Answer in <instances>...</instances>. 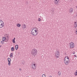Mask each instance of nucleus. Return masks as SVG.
Instances as JSON below:
<instances>
[{
	"label": "nucleus",
	"instance_id": "f257e3e1",
	"mask_svg": "<svg viewBox=\"0 0 77 77\" xmlns=\"http://www.w3.org/2000/svg\"><path fill=\"white\" fill-rule=\"evenodd\" d=\"M38 29L33 28L31 31V33L32 35L34 36H36V35H37L38 34Z\"/></svg>",
	"mask_w": 77,
	"mask_h": 77
},
{
	"label": "nucleus",
	"instance_id": "f03ea898",
	"mask_svg": "<svg viewBox=\"0 0 77 77\" xmlns=\"http://www.w3.org/2000/svg\"><path fill=\"white\" fill-rule=\"evenodd\" d=\"M38 53V50L36 49H32L31 52V54L32 56H34V57H35V56Z\"/></svg>",
	"mask_w": 77,
	"mask_h": 77
},
{
	"label": "nucleus",
	"instance_id": "7ed1b4c3",
	"mask_svg": "<svg viewBox=\"0 0 77 77\" xmlns=\"http://www.w3.org/2000/svg\"><path fill=\"white\" fill-rule=\"evenodd\" d=\"M66 57H66L65 58L64 60V61L65 64L66 65H68L69 63V60H67Z\"/></svg>",
	"mask_w": 77,
	"mask_h": 77
},
{
	"label": "nucleus",
	"instance_id": "20e7f679",
	"mask_svg": "<svg viewBox=\"0 0 77 77\" xmlns=\"http://www.w3.org/2000/svg\"><path fill=\"white\" fill-rule=\"evenodd\" d=\"M55 55L57 58H59L60 56V52L58 51L56 52L55 53Z\"/></svg>",
	"mask_w": 77,
	"mask_h": 77
},
{
	"label": "nucleus",
	"instance_id": "39448f33",
	"mask_svg": "<svg viewBox=\"0 0 77 77\" xmlns=\"http://www.w3.org/2000/svg\"><path fill=\"white\" fill-rule=\"evenodd\" d=\"M54 5H56L57 6H58L59 5V0H54Z\"/></svg>",
	"mask_w": 77,
	"mask_h": 77
},
{
	"label": "nucleus",
	"instance_id": "423d86ee",
	"mask_svg": "<svg viewBox=\"0 0 77 77\" xmlns=\"http://www.w3.org/2000/svg\"><path fill=\"white\" fill-rule=\"evenodd\" d=\"M5 26L4 22L2 20H0V28H2Z\"/></svg>",
	"mask_w": 77,
	"mask_h": 77
},
{
	"label": "nucleus",
	"instance_id": "0eeeda50",
	"mask_svg": "<svg viewBox=\"0 0 77 77\" xmlns=\"http://www.w3.org/2000/svg\"><path fill=\"white\" fill-rule=\"evenodd\" d=\"M32 67L33 69H35L36 68V64L35 63H32Z\"/></svg>",
	"mask_w": 77,
	"mask_h": 77
},
{
	"label": "nucleus",
	"instance_id": "6e6552de",
	"mask_svg": "<svg viewBox=\"0 0 77 77\" xmlns=\"http://www.w3.org/2000/svg\"><path fill=\"white\" fill-rule=\"evenodd\" d=\"M8 65L9 66H11V58H8Z\"/></svg>",
	"mask_w": 77,
	"mask_h": 77
},
{
	"label": "nucleus",
	"instance_id": "1a4fd4ad",
	"mask_svg": "<svg viewBox=\"0 0 77 77\" xmlns=\"http://www.w3.org/2000/svg\"><path fill=\"white\" fill-rule=\"evenodd\" d=\"M70 47L71 48H74V44L73 42L70 43Z\"/></svg>",
	"mask_w": 77,
	"mask_h": 77
},
{
	"label": "nucleus",
	"instance_id": "9d476101",
	"mask_svg": "<svg viewBox=\"0 0 77 77\" xmlns=\"http://www.w3.org/2000/svg\"><path fill=\"white\" fill-rule=\"evenodd\" d=\"M23 29H25L26 28V25L25 24H23L21 25Z\"/></svg>",
	"mask_w": 77,
	"mask_h": 77
},
{
	"label": "nucleus",
	"instance_id": "9b49d317",
	"mask_svg": "<svg viewBox=\"0 0 77 77\" xmlns=\"http://www.w3.org/2000/svg\"><path fill=\"white\" fill-rule=\"evenodd\" d=\"M69 12L70 13H72V12H73V8H70L69 9Z\"/></svg>",
	"mask_w": 77,
	"mask_h": 77
},
{
	"label": "nucleus",
	"instance_id": "f8f14e48",
	"mask_svg": "<svg viewBox=\"0 0 77 77\" xmlns=\"http://www.w3.org/2000/svg\"><path fill=\"white\" fill-rule=\"evenodd\" d=\"M74 26L75 27V29L77 27V22H74Z\"/></svg>",
	"mask_w": 77,
	"mask_h": 77
},
{
	"label": "nucleus",
	"instance_id": "ddd939ff",
	"mask_svg": "<svg viewBox=\"0 0 77 77\" xmlns=\"http://www.w3.org/2000/svg\"><path fill=\"white\" fill-rule=\"evenodd\" d=\"M13 55H14V54H13V53H11L10 54V57L11 58H12V57H13Z\"/></svg>",
	"mask_w": 77,
	"mask_h": 77
},
{
	"label": "nucleus",
	"instance_id": "4468645a",
	"mask_svg": "<svg viewBox=\"0 0 77 77\" xmlns=\"http://www.w3.org/2000/svg\"><path fill=\"white\" fill-rule=\"evenodd\" d=\"M16 26H17V27H20L21 26V24H19V23H17L16 24Z\"/></svg>",
	"mask_w": 77,
	"mask_h": 77
},
{
	"label": "nucleus",
	"instance_id": "2eb2a0df",
	"mask_svg": "<svg viewBox=\"0 0 77 77\" xmlns=\"http://www.w3.org/2000/svg\"><path fill=\"white\" fill-rule=\"evenodd\" d=\"M18 48V45H17L15 46V49L16 50H17Z\"/></svg>",
	"mask_w": 77,
	"mask_h": 77
},
{
	"label": "nucleus",
	"instance_id": "dca6fc26",
	"mask_svg": "<svg viewBox=\"0 0 77 77\" xmlns=\"http://www.w3.org/2000/svg\"><path fill=\"white\" fill-rule=\"evenodd\" d=\"M11 50L12 51H14L15 50V48H14V47H12L11 48Z\"/></svg>",
	"mask_w": 77,
	"mask_h": 77
},
{
	"label": "nucleus",
	"instance_id": "f3484780",
	"mask_svg": "<svg viewBox=\"0 0 77 77\" xmlns=\"http://www.w3.org/2000/svg\"><path fill=\"white\" fill-rule=\"evenodd\" d=\"M58 76H60V75H61V72L60 71L58 72Z\"/></svg>",
	"mask_w": 77,
	"mask_h": 77
},
{
	"label": "nucleus",
	"instance_id": "a211bd4d",
	"mask_svg": "<svg viewBox=\"0 0 77 77\" xmlns=\"http://www.w3.org/2000/svg\"><path fill=\"white\" fill-rule=\"evenodd\" d=\"M6 37H3L2 38V41H5L6 40Z\"/></svg>",
	"mask_w": 77,
	"mask_h": 77
},
{
	"label": "nucleus",
	"instance_id": "6ab92c4d",
	"mask_svg": "<svg viewBox=\"0 0 77 77\" xmlns=\"http://www.w3.org/2000/svg\"><path fill=\"white\" fill-rule=\"evenodd\" d=\"M12 42L13 43H15V40L12 39Z\"/></svg>",
	"mask_w": 77,
	"mask_h": 77
},
{
	"label": "nucleus",
	"instance_id": "aec40b11",
	"mask_svg": "<svg viewBox=\"0 0 77 77\" xmlns=\"http://www.w3.org/2000/svg\"><path fill=\"white\" fill-rule=\"evenodd\" d=\"M1 43H2V45L4 44V42L1 41Z\"/></svg>",
	"mask_w": 77,
	"mask_h": 77
},
{
	"label": "nucleus",
	"instance_id": "412c9836",
	"mask_svg": "<svg viewBox=\"0 0 77 77\" xmlns=\"http://www.w3.org/2000/svg\"><path fill=\"white\" fill-rule=\"evenodd\" d=\"M42 77H45V74H43L42 75Z\"/></svg>",
	"mask_w": 77,
	"mask_h": 77
},
{
	"label": "nucleus",
	"instance_id": "4be33fe9",
	"mask_svg": "<svg viewBox=\"0 0 77 77\" xmlns=\"http://www.w3.org/2000/svg\"><path fill=\"white\" fill-rule=\"evenodd\" d=\"M41 19L40 18H39L38 19V21H41Z\"/></svg>",
	"mask_w": 77,
	"mask_h": 77
},
{
	"label": "nucleus",
	"instance_id": "5701e85b",
	"mask_svg": "<svg viewBox=\"0 0 77 77\" xmlns=\"http://www.w3.org/2000/svg\"><path fill=\"white\" fill-rule=\"evenodd\" d=\"M6 37L7 38H8V39H9V36H8V35H7L6 36Z\"/></svg>",
	"mask_w": 77,
	"mask_h": 77
},
{
	"label": "nucleus",
	"instance_id": "b1692460",
	"mask_svg": "<svg viewBox=\"0 0 77 77\" xmlns=\"http://www.w3.org/2000/svg\"><path fill=\"white\" fill-rule=\"evenodd\" d=\"M75 32L76 35H77V29H76V31H75Z\"/></svg>",
	"mask_w": 77,
	"mask_h": 77
},
{
	"label": "nucleus",
	"instance_id": "393cba45",
	"mask_svg": "<svg viewBox=\"0 0 77 77\" xmlns=\"http://www.w3.org/2000/svg\"><path fill=\"white\" fill-rule=\"evenodd\" d=\"M66 57V59H67V60H69V57Z\"/></svg>",
	"mask_w": 77,
	"mask_h": 77
},
{
	"label": "nucleus",
	"instance_id": "a878e982",
	"mask_svg": "<svg viewBox=\"0 0 77 77\" xmlns=\"http://www.w3.org/2000/svg\"><path fill=\"white\" fill-rule=\"evenodd\" d=\"M74 56H75V57H77V56L75 55H74Z\"/></svg>",
	"mask_w": 77,
	"mask_h": 77
},
{
	"label": "nucleus",
	"instance_id": "bb28decb",
	"mask_svg": "<svg viewBox=\"0 0 77 77\" xmlns=\"http://www.w3.org/2000/svg\"><path fill=\"white\" fill-rule=\"evenodd\" d=\"M75 52H73V54H75Z\"/></svg>",
	"mask_w": 77,
	"mask_h": 77
},
{
	"label": "nucleus",
	"instance_id": "cd10ccee",
	"mask_svg": "<svg viewBox=\"0 0 77 77\" xmlns=\"http://www.w3.org/2000/svg\"><path fill=\"white\" fill-rule=\"evenodd\" d=\"M15 38H14V39H13V40H15Z\"/></svg>",
	"mask_w": 77,
	"mask_h": 77
},
{
	"label": "nucleus",
	"instance_id": "c85d7f7f",
	"mask_svg": "<svg viewBox=\"0 0 77 77\" xmlns=\"http://www.w3.org/2000/svg\"><path fill=\"white\" fill-rule=\"evenodd\" d=\"M20 71H21V69H20Z\"/></svg>",
	"mask_w": 77,
	"mask_h": 77
},
{
	"label": "nucleus",
	"instance_id": "c756f323",
	"mask_svg": "<svg viewBox=\"0 0 77 77\" xmlns=\"http://www.w3.org/2000/svg\"><path fill=\"white\" fill-rule=\"evenodd\" d=\"M76 9H77V6H76Z\"/></svg>",
	"mask_w": 77,
	"mask_h": 77
},
{
	"label": "nucleus",
	"instance_id": "7c9ffc66",
	"mask_svg": "<svg viewBox=\"0 0 77 77\" xmlns=\"http://www.w3.org/2000/svg\"><path fill=\"white\" fill-rule=\"evenodd\" d=\"M2 46L1 45H0V48H1V47Z\"/></svg>",
	"mask_w": 77,
	"mask_h": 77
},
{
	"label": "nucleus",
	"instance_id": "2f4dec72",
	"mask_svg": "<svg viewBox=\"0 0 77 77\" xmlns=\"http://www.w3.org/2000/svg\"><path fill=\"white\" fill-rule=\"evenodd\" d=\"M48 77H52L51 76H49Z\"/></svg>",
	"mask_w": 77,
	"mask_h": 77
}]
</instances>
